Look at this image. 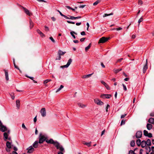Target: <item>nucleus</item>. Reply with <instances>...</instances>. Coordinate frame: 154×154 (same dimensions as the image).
I'll use <instances>...</instances> for the list:
<instances>
[{
  "label": "nucleus",
  "mask_w": 154,
  "mask_h": 154,
  "mask_svg": "<svg viewBox=\"0 0 154 154\" xmlns=\"http://www.w3.org/2000/svg\"><path fill=\"white\" fill-rule=\"evenodd\" d=\"M148 122L151 124H153L154 122V119L153 118H150L149 119Z\"/></svg>",
  "instance_id": "obj_25"
},
{
  "label": "nucleus",
  "mask_w": 154,
  "mask_h": 154,
  "mask_svg": "<svg viewBox=\"0 0 154 154\" xmlns=\"http://www.w3.org/2000/svg\"><path fill=\"white\" fill-rule=\"evenodd\" d=\"M135 143L134 140H132V141H131L130 143V145L131 146H134L135 145Z\"/></svg>",
  "instance_id": "obj_35"
},
{
  "label": "nucleus",
  "mask_w": 154,
  "mask_h": 154,
  "mask_svg": "<svg viewBox=\"0 0 154 154\" xmlns=\"http://www.w3.org/2000/svg\"><path fill=\"white\" fill-rule=\"evenodd\" d=\"M63 152H64V150L63 151H60L58 152L57 154H63Z\"/></svg>",
  "instance_id": "obj_53"
},
{
  "label": "nucleus",
  "mask_w": 154,
  "mask_h": 154,
  "mask_svg": "<svg viewBox=\"0 0 154 154\" xmlns=\"http://www.w3.org/2000/svg\"><path fill=\"white\" fill-rule=\"evenodd\" d=\"M85 38H82L80 39V41L81 42H83L85 40Z\"/></svg>",
  "instance_id": "obj_55"
},
{
  "label": "nucleus",
  "mask_w": 154,
  "mask_h": 154,
  "mask_svg": "<svg viewBox=\"0 0 154 154\" xmlns=\"http://www.w3.org/2000/svg\"><path fill=\"white\" fill-rule=\"evenodd\" d=\"M91 43L89 44V45L87 46V47H85V51L87 52V51L88 50L90 49L91 47Z\"/></svg>",
  "instance_id": "obj_31"
},
{
  "label": "nucleus",
  "mask_w": 154,
  "mask_h": 154,
  "mask_svg": "<svg viewBox=\"0 0 154 154\" xmlns=\"http://www.w3.org/2000/svg\"><path fill=\"white\" fill-rule=\"evenodd\" d=\"M141 142L140 139H138L137 140L136 143L137 146H140L141 144Z\"/></svg>",
  "instance_id": "obj_28"
},
{
  "label": "nucleus",
  "mask_w": 154,
  "mask_h": 154,
  "mask_svg": "<svg viewBox=\"0 0 154 154\" xmlns=\"http://www.w3.org/2000/svg\"><path fill=\"white\" fill-rule=\"evenodd\" d=\"M10 148H6V150L7 152H10Z\"/></svg>",
  "instance_id": "obj_58"
},
{
  "label": "nucleus",
  "mask_w": 154,
  "mask_h": 154,
  "mask_svg": "<svg viewBox=\"0 0 154 154\" xmlns=\"http://www.w3.org/2000/svg\"><path fill=\"white\" fill-rule=\"evenodd\" d=\"M93 74V73L92 74H89L86 75H84L83 76L82 78L83 79L85 78H89Z\"/></svg>",
  "instance_id": "obj_26"
},
{
  "label": "nucleus",
  "mask_w": 154,
  "mask_h": 154,
  "mask_svg": "<svg viewBox=\"0 0 154 154\" xmlns=\"http://www.w3.org/2000/svg\"><path fill=\"white\" fill-rule=\"evenodd\" d=\"M40 112L42 116V117H45L46 116V112L45 108H42L41 109L40 111Z\"/></svg>",
  "instance_id": "obj_8"
},
{
  "label": "nucleus",
  "mask_w": 154,
  "mask_h": 154,
  "mask_svg": "<svg viewBox=\"0 0 154 154\" xmlns=\"http://www.w3.org/2000/svg\"><path fill=\"white\" fill-rule=\"evenodd\" d=\"M149 133H148V132L146 131V130H144L143 131V134L144 135H145L146 136L148 135V134Z\"/></svg>",
  "instance_id": "obj_37"
},
{
  "label": "nucleus",
  "mask_w": 154,
  "mask_h": 154,
  "mask_svg": "<svg viewBox=\"0 0 154 154\" xmlns=\"http://www.w3.org/2000/svg\"><path fill=\"white\" fill-rule=\"evenodd\" d=\"M94 102L95 103L98 105H102L104 104V103L101 100L97 98L95 99H94Z\"/></svg>",
  "instance_id": "obj_7"
},
{
  "label": "nucleus",
  "mask_w": 154,
  "mask_h": 154,
  "mask_svg": "<svg viewBox=\"0 0 154 154\" xmlns=\"http://www.w3.org/2000/svg\"><path fill=\"white\" fill-rule=\"evenodd\" d=\"M143 151V149H141L140 150V154H142V152Z\"/></svg>",
  "instance_id": "obj_64"
},
{
  "label": "nucleus",
  "mask_w": 154,
  "mask_h": 154,
  "mask_svg": "<svg viewBox=\"0 0 154 154\" xmlns=\"http://www.w3.org/2000/svg\"><path fill=\"white\" fill-rule=\"evenodd\" d=\"M6 146L8 148H11V144L9 141H7L6 144Z\"/></svg>",
  "instance_id": "obj_24"
},
{
  "label": "nucleus",
  "mask_w": 154,
  "mask_h": 154,
  "mask_svg": "<svg viewBox=\"0 0 154 154\" xmlns=\"http://www.w3.org/2000/svg\"><path fill=\"white\" fill-rule=\"evenodd\" d=\"M122 28L121 27H119V28H117L116 29V30L117 31L121 30H122Z\"/></svg>",
  "instance_id": "obj_60"
},
{
  "label": "nucleus",
  "mask_w": 154,
  "mask_h": 154,
  "mask_svg": "<svg viewBox=\"0 0 154 154\" xmlns=\"http://www.w3.org/2000/svg\"><path fill=\"white\" fill-rule=\"evenodd\" d=\"M22 127L25 129H26V127L25 126V125L24 124V123H23L22 124Z\"/></svg>",
  "instance_id": "obj_52"
},
{
  "label": "nucleus",
  "mask_w": 154,
  "mask_h": 154,
  "mask_svg": "<svg viewBox=\"0 0 154 154\" xmlns=\"http://www.w3.org/2000/svg\"><path fill=\"white\" fill-rule=\"evenodd\" d=\"M72 62V60L70 58L69 59L66 64V65H64L63 66H60V68H67L69 67V66L71 64V63Z\"/></svg>",
  "instance_id": "obj_5"
},
{
  "label": "nucleus",
  "mask_w": 154,
  "mask_h": 154,
  "mask_svg": "<svg viewBox=\"0 0 154 154\" xmlns=\"http://www.w3.org/2000/svg\"><path fill=\"white\" fill-rule=\"evenodd\" d=\"M122 85L123 87L124 90L125 91H126L127 90V89L126 86L123 84H122Z\"/></svg>",
  "instance_id": "obj_40"
},
{
  "label": "nucleus",
  "mask_w": 154,
  "mask_h": 154,
  "mask_svg": "<svg viewBox=\"0 0 154 154\" xmlns=\"http://www.w3.org/2000/svg\"><path fill=\"white\" fill-rule=\"evenodd\" d=\"M63 88V85H61L60 87L58 88L56 91V92H57L60 91L62 88Z\"/></svg>",
  "instance_id": "obj_34"
},
{
  "label": "nucleus",
  "mask_w": 154,
  "mask_h": 154,
  "mask_svg": "<svg viewBox=\"0 0 154 154\" xmlns=\"http://www.w3.org/2000/svg\"><path fill=\"white\" fill-rule=\"evenodd\" d=\"M49 38L53 42V43L55 42V40H54V39H53V37H50Z\"/></svg>",
  "instance_id": "obj_42"
},
{
  "label": "nucleus",
  "mask_w": 154,
  "mask_h": 154,
  "mask_svg": "<svg viewBox=\"0 0 154 154\" xmlns=\"http://www.w3.org/2000/svg\"><path fill=\"white\" fill-rule=\"evenodd\" d=\"M105 87L108 90H110V87H109V86H108V85L107 84H106L105 86Z\"/></svg>",
  "instance_id": "obj_44"
},
{
  "label": "nucleus",
  "mask_w": 154,
  "mask_h": 154,
  "mask_svg": "<svg viewBox=\"0 0 154 154\" xmlns=\"http://www.w3.org/2000/svg\"><path fill=\"white\" fill-rule=\"evenodd\" d=\"M66 53L65 52H63L61 50H59L58 52V54L59 56H61V55H62L65 54Z\"/></svg>",
  "instance_id": "obj_27"
},
{
  "label": "nucleus",
  "mask_w": 154,
  "mask_h": 154,
  "mask_svg": "<svg viewBox=\"0 0 154 154\" xmlns=\"http://www.w3.org/2000/svg\"><path fill=\"white\" fill-rule=\"evenodd\" d=\"M10 130H8V132H5L4 133L3 135L4 137V139L6 141L7 139H8L9 140H11V137H8V136L10 133Z\"/></svg>",
  "instance_id": "obj_3"
},
{
  "label": "nucleus",
  "mask_w": 154,
  "mask_h": 154,
  "mask_svg": "<svg viewBox=\"0 0 154 154\" xmlns=\"http://www.w3.org/2000/svg\"><path fill=\"white\" fill-rule=\"evenodd\" d=\"M23 9L24 10L25 13L26 14H27V15H28L29 16H31V15H32V13L30 12L29 10H28V9H26V8H25L24 7H23Z\"/></svg>",
  "instance_id": "obj_11"
},
{
  "label": "nucleus",
  "mask_w": 154,
  "mask_h": 154,
  "mask_svg": "<svg viewBox=\"0 0 154 154\" xmlns=\"http://www.w3.org/2000/svg\"><path fill=\"white\" fill-rule=\"evenodd\" d=\"M101 83L104 85V86H105L107 84L103 81H102L101 82Z\"/></svg>",
  "instance_id": "obj_57"
},
{
  "label": "nucleus",
  "mask_w": 154,
  "mask_h": 154,
  "mask_svg": "<svg viewBox=\"0 0 154 154\" xmlns=\"http://www.w3.org/2000/svg\"><path fill=\"white\" fill-rule=\"evenodd\" d=\"M9 129H8L2 123L0 124V131L2 132H5V131H7Z\"/></svg>",
  "instance_id": "obj_4"
},
{
  "label": "nucleus",
  "mask_w": 154,
  "mask_h": 154,
  "mask_svg": "<svg viewBox=\"0 0 154 154\" xmlns=\"http://www.w3.org/2000/svg\"><path fill=\"white\" fill-rule=\"evenodd\" d=\"M109 38L103 37L101 38L99 41V43H103L107 41Z\"/></svg>",
  "instance_id": "obj_6"
},
{
  "label": "nucleus",
  "mask_w": 154,
  "mask_h": 154,
  "mask_svg": "<svg viewBox=\"0 0 154 154\" xmlns=\"http://www.w3.org/2000/svg\"><path fill=\"white\" fill-rule=\"evenodd\" d=\"M67 23H71V24H75V22H72V21H68V20L67 21Z\"/></svg>",
  "instance_id": "obj_51"
},
{
  "label": "nucleus",
  "mask_w": 154,
  "mask_h": 154,
  "mask_svg": "<svg viewBox=\"0 0 154 154\" xmlns=\"http://www.w3.org/2000/svg\"><path fill=\"white\" fill-rule=\"evenodd\" d=\"M4 71L5 72L6 80L7 81H8L9 80L8 74V71L7 70H4Z\"/></svg>",
  "instance_id": "obj_15"
},
{
  "label": "nucleus",
  "mask_w": 154,
  "mask_h": 154,
  "mask_svg": "<svg viewBox=\"0 0 154 154\" xmlns=\"http://www.w3.org/2000/svg\"><path fill=\"white\" fill-rule=\"evenodd\" d=\"M100 0H97L96 2L93 3V5H97L98 3L100 2Z\"/></svg>",
  "instance_id": "obj_36"
},
{
  "label": "nucleus",
  "mask_w": 154,
  "mask_h": 154,
  "mask_svg": "<svg viewBox=\"0 0 154 154\" xmlns=\"http://www.w3.org/2000/svg\"><path fill=\"white\" fill-rule=\"evenodd\" d=\"M143 3V2L140 0H139L138 1V4L139 5H142Z\"/></svg>",
  "instance_id": "obj_46"
},
{
  "label": "nucleus",
  "mask_w": 154,
  "mask_h": 154,
  "mask_svg": "<svg viewBox=\"0 0 154 154\" xmlns=\"http://www.w3.org/2000/svg\"><path fill=\"white\" fill-rule=\"evenodd\" d=\"M146 141H145L143 140L141 142V145L142 147L144 148L146 147Z\"/></svg>",
  "instance_id": "obj_17"
},
{
  "label": "nucleus",
  "mask_w": 154,
  "mask_h": 154,
  "mask_svg": "<svg viewBox=\"0 0 154 154\" xmlns=\"http://www.w3.org/2000/svg\"><path fill=\"white\" fill-rule=\"evenodd\" d=\"M113 14V13L112 12L109 14H104V15L103 16V17H106L107 16L112 15Z\"/></svg>",
  "instance_id": "obj_32"
},
{
  "label": "nucleus",
  "mask_w": 154,
  "mask_h": 154,
  "mask_svg": "<svg viewBox=\"0 0 154 154\" xmlns=\"http://www.w3.org/2000/svg\"><path fill=\"white\" fill-rule=\"evenodd\" d=\"M146 144L149 146H150L151 145V140L149 139L147 140L146 141Z\"/></svg>",
  "instance_id": "obj_30"
},
{
  "label": "nucleus",
  "mask_w": 154,
  "mask_h": 154,
  "mask_svg": "<svg viewBox=\"0 0 154 154\" xmlns=\"http://www.w3.org/2000/svg\"><path fill=\"white\" fill-rule=\"evenodd\" d=\"M82 143L84 145H87L88 147H90L91 146V142H90L88 143H87L85 141H83L82 142Z\"/></svg>",
  "instance_id": "obj_23"
},
{
  "label": "nucleus",
  "mask_w": 154,
  "mask_h": 154,
  "mask_svg": "<svg viewBox=\"0 0 154 154\" xmlns=\"http://www.w3.org/2000/svg\"><path fill=\"white\" fill-rule=\"evenodd\" d=\"M152 125L148 123L146 125V128L148 130H151L152 128Z\"/></svg>",
  "instance_id": "obj_22"
},
{
  "label": "nucleus",
  "mask_w": 154,
  "mask_h": 154,
  "mask_svg": "<svg viewBox=\"0 0 154 154\" xmlns=\"http://www.w3.org/2000/svg\"><path fill=\"white\" fill-rule=\"evenodd\" d=\"M27 150H28L27 153H31L34 151V149L32 146H31L27 149Z\"/></svg>",
  "instance_id": "obj_12"
},
{
  "label": "nucleus",
  "mask_w": 154,
  "mask_h": 154,
  "mask_svg": "<svg viewBox=\"0 0 154 154\" xmlns=\"http://www.w3.org/2000/svg\"><path fill=\"white\" fill-rule=\"evenodd\" d=\"M37 121L36 116H35L34 119L33 121L34 122H35Z\"/></svg>",
  "instance_id": "obj_61"
},
{
  "label": "nucleus",
  "mask_w": 154,
  "mask_h": 154,
  "mask_svg": "<svg viewBox=\"0 0 154 154\" xmlns=\"http://www.w3.org/2000/svg\"><path fill=\"white\" fill-rule=\"evenodd\" d=\"M20 101L19 100H17L16 101V105L17 109H19L20 107Z\"/></svg>",
  "instance_id": "obj_14"
},
{
  "label": "nucleus",
  "mask_w": 154,
  "mask_h": 154,
  "mask_svg": "<svg viewBox=\"0 0 154 154\" xmlns=\"http://www.w3.org/2000/svg\"><path fill=\"white\" fill-rule=\"evenodd\" d=\"M111 96L110 94H103L100 95V97L103 98H109Z\"/></svg>",
  "instance_id": "obj_9"
},
{
  "label": "nucleus",
  "mask_w": 154,
  "mask_h": 154,
  "mask_svg": "<svg viewBox=\"0 0 154 154\" xmlns=\"http://www.w3.org/2000/svg\"><path fill=\"white\" fill-rule=\"evenodd\" d=\"M71 35L72 36V37H73V38L74 39L76 38L75 36L74 35V33H75V32L74 31H71L70 32Z\"/></svg>",
  "instance_id": "obj_33"
},
{
  "label": "nucleus",
  "mask_w": 154,
  "mask_h": 154,
  "mask_svg": "<svg viewBox=\"0 0 154 154\" xmlns=\"http://www.w3.org/2000/svg\"><path fill=\"white\" fill-rule=\"evenodd\" d=\"M123 60V58H121L120 59H119L118 60H117V62H121V61Z\"/></svg>",
  "instance_id": "obj_49"
},
{
  "label": "nucleus",
  "mask_w": 154,
  "mask_h": 154,
  "mask_svg": "<svg viewBox=\"0 0 154 154\" xmlns=\"http://www.w3.org/2000/svg\"><path fill=\"white\" fill-rule=\"evenodd\" d=\"M45 31H48L49 30V28H48V27L46 26H45Z\"/></svg>",
  "instance_id": "obj_48"
},
{
  "label": "nucleus",
  "mask_w": 154,
  "mask_h": 154,
  "mask_svg": "<svg viewBox=\"0 0 154 154\" xmlns=\"http://www.w3.org/2000/svg\"><path fill=\"white\" fill-rule=\"evenodd\" d=\"M148 69L147 66V60L146 59V63L145 66H144L143 69V72L144 73L146 72V70Z\"/></svg>",
  "instance_id": "obj_13"
},
{
  "label": "nucleus",
  "mask_w": 154,
  "mask_h": 154,
  "mask_svg": "<svg viewBox=\"0 0 154 154\" xmlns=\"http://www.w3.org/2000/svg\"><path fill=\"white\" fill-rule=\"evenodd\" d=\"M85 6V5H80L79 6V8H84Z\"/></svg>",
  "instance_id": "obj_62"
},
{
  "label": "nucleus",
  "mask_w": 154,
  "mask_h": 154,
  "mask_svg": "<svg viewBox=\"0 0 154 154\" xmlns=\"http://www.w3.org/2000/svg\"><path fill=\"white\" fill-rule=\"evenodd\" d=\"M146 137H152V134L151 133H149L146 136Z\"/></svg>",
  "instance_id": "obj_41"
},
{
  "label": "nucleus",
  "mask_w": 154,
  "mask_h": 154,
  "mask_svg": "<svg viewBox=\"0 0 154 154\" xmlns=\"http://www.w3.org/2000/svg\"><path fill=\"white\" fill-rule=\"evenodd\" d=\"M46 142L48 143L53 144L57 148L61 151L64 150V149L63 146L57 141H54L53 139H51L49 140L47 139Z\"/></svg>",
  "instance_id": "obj_1"
},
{
  "label": "nucleus",
  "mask_w": 154,
  "mask_h": 154,
  "mask_svg": "<svg viewBox=\"0 0 154 154\" xmlns=\"http://www.w3.org/2000/svg\"><path fill=\"white\" fill-rule=\"evenodd\" d=\"M143 20V18L142 17H141L140 19H139L138 21V23L139 24Z\"/></svg>",
  "instance_id": "obj_43"
},
{
  "label": "nucleus",
  "mask_w": 154,
  "mask_h": 154,
  "mask_svg": "<svg viewBox=\"0 0 154 154\" xmlns=\"http://www.w3.org/2000/svg\"><path fill=\"white\" fill-rule=\"evenodd\" d=\"M126 115H127V114H125L124 115H121V118L123 119V118H124L126 116Z\"/></svg>",
  "instance_id": "obj_47"
},
{
  "label": "nucleus",
  "mask_w": 154,
  "mask_h": 154,
  "mask_svg": "<svg viewBox=\"0 0 154 154\" xmlns=\"http://www.w3.org/2000/svg\"><path fill=\"white\" fill-rule=\"evenodd\" d=\"M122 70V69H114L113 70L114 72L116 73H117L118 72H119V71H121Z\"/></svg>",
  "instance_id": "obj_29"
},
{
  "label": "nucleus",
  "mask_w": 154,
  "mask_h": 154,
  "mask_svg": "<svg viewBox=\"0 0 154 154\" xmlns=\"http://www.w3.org/2000/svg\"><path fill=\"white\" fill-rule=\"evenodd\" d=\"M81 34L82 35H85V32L84 31H82L81 32Z\"/></svg>",
  "instance_id": "obj_54"
},
{
  "label": "nucleus",
  "mask_w": 154,
  "mask_h": 154,
  "mask_svg": "<svg viewBox=\"0 0 154 154\" xmlns=\"http://www.w3.org/2000/svg\"><path fill=\"white\" fill-rule=\"evenodd\" d=\"M63 17L66 19H70V17L69 18L65 15H64Z\"/></svg>",
  "instance_id": "obj_59"
},
{
  "label": "nucleus",
  "mask_w": 154,
  "mask_h": 154,
  "mask_svg": "<svg viewBox=\"0 0 154 154\" xmlns=\"http://www.w3.org/2000/svg\"><path fill=\"white\" fill-rule=\"evenodd\" d=\"M34 24L31 20L29 19V27L30 29H31L33 27Z\"/></svg>",
  "instance_id": "obj_21"
},
{
  "label": "nucleus",
  "mask_w": 154,
  "mask_h": 154,
  "mask_svg": "<svg viewBox=\"0 0 154 154\" xmlns=\"http://www.w3.org/2000/svg\"><path fill=\"white\" fill-rule=\"evenodd\" d=\"M134 152L133 150H130L129 152V154H134Z\"/></svg>",
  "instance_id": "obj_50"
},
{
  "label": "nucleus",
  "mask_w": 154,
  "mask_h": 154,
  "mask_svg": "<svg viewBox=\"0 0 154 154\" xmlns=\"http://www.w3.org/2000/svg\"><path fill=\"white\" fill-rule=\"evenodd\" d=\"M146 149L149 152H150L151 151V148L150 147L148 146H146Z\"/></svg>",
  "instance_id": "obj_39"
},
{
  "label": "nucleus",
  "mask_w": 154,
  "mask_h": 154,
  "mask_svg": "<svg viewBox=\"0 0 154 154\" xmlns=\"http://www.w3.org/2000/svg\"><path fill=\"white\" fill-rule=\"evenodd\" d=\"M39 140L38 143H42L43 142L46 140L47 137L46 135L42 134V133H40L39 136Z\"/></svg>",
  "instance_id": "obj_2"
},
{
  "label": "nucleus",
  "mask_w": 154,
  "mask_h": 154,
  "mask_svg": "<svg viewBox=\"0 0 154 154\" xmlns=\"http://www.w3.org/2000/svg\"><path fill=\"white\" fill-rule=\"evenodd\" d=\"M26 76L27 77L30 79H31L32 80L34 78L33 77H31L28 76H27V75H26Z\"/></svg>",
  "instance_id": "obj_56"
},
{
  "label": "nucleus",
  "mask_w": 154,
  "mask_h": 154,
  "mask_svg": "<svg viewBox=\"0 0 154 154\" xmlns=\"http://www.w3.org/2000/svg\"><path fill=\"white\" fill-rule=\"evenodd\" d=\"M69 16L70 17V19L71 20H75L77 19H79L81 18V17L80 16H78L77 17H74L73 16Z\"/></svg>",
  "instance_id": "obj_20"
},
{
  "label": "nucleus",
  "mask_w": 154,
  "mask_h": 154,
  "mask_svg": "<svg viewBox=\"0 0 154 154\" xmlns=\"http://www.w3.org/2000/svg\"><path fill=\"white\" fill-rule=\"evenodd\" d=\"M81 24V22L77 23H76V25L77 26H79Z\"/></svg>",
  "instance_id": "obj_63"
},
{
  "label": "nucleus",
  "mask_w": 154,
  "mask_h": 154,
  "mask_svg": "<svg viewBox=\"0 0 154 154\" xmlns=\"http://www.w3.org/2000/svg\"><path fill=\"white\" fill-rule=\"evenodd\" d=\"M51 80H52L51 79H47V80H45L44 81V84H47V83H48V82L51 81Z\"/></svg>",
  "instance_id": "obj_38"
},
{
  "label": "nucleus",
  "mask_w": 154,
  "mask_h": 154,
  "mask_svg": "<svg viewBox=\"0 0 154 154\" xmlns=\"http://www.w3.org/2000/svg\"><path fill=\"white\" fill-rule=\"evenodd\" d=\"M125 121L124 120H122L121 122V125H122L125 124Z\"/></svg>",
  "instance_id": "obj_45"
},
{
  "label": "nucleus",
  "mask_w": 154,
  "mask_h": 154,
  "mask_svg": "<svg viewBox=\"0 0 154 154\" xmlns=\"http://www.w3.org/2000/svg\"><path fill=\"white\" fill-rule=\"evenodd\" d=\"M38 143H39L38 141H35L33 144V147L34 148H37L38 146Z\"/></svg>",
  "instance_id": "obj_19"
},
{
  "label": "nucleus",
  "mask_w": 154,
  "mask_h": 154,
  "mask_svg": "<svg viewBox=\"0 0 154 154\" xmlns=\"http://www.w3.org/2000/svg\"><path fill=\"white\" fill-rule=\"evenodd\" d=\"M37 32L38 34H39L42 37H45V35L39 29H38L37 30Z\"/></svg>",
  "instance_id": "obj_16"
},
{
  "label": "nucleus",
  "mask_w": 154,
  "mask_h": 154,
  "mask_svg": "<svg viewBox=\"0 0 154 154\" xmlns=\"http://www.w3.org/2000/svg\"><path fill=\"white\" fill-rule=\"evenodd\" d=\"M78 106L82 108H84L86 107V105H84L82 103H78Z\"/></svg>",
  "instance_id": "obj_18"
},
{
  "label": "nucleus",
  "mask_w": 154,
  "mask_h": 154,
  "mask_svg": "<svg viewBox=\"0 0 154 154\" xmlns=\"http://www.w3.org/2000/svg\"><path fill=\"white\" fill-rule=\"evenodd\" d=\"M142 132L141 131H137L136 134V137L137 138H140L142 137Z\"/></svg>",
  "instance_id": "obj_10"
}]
</instances>
